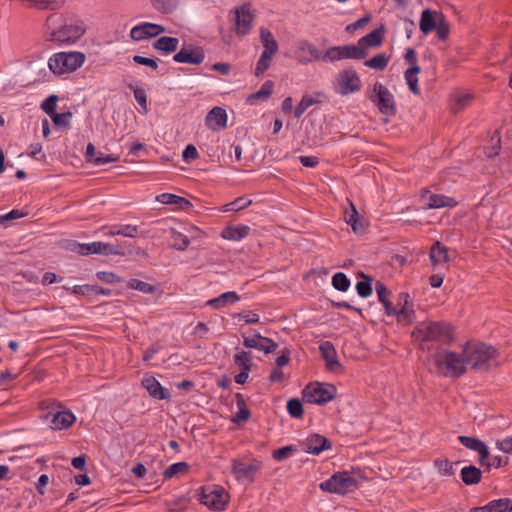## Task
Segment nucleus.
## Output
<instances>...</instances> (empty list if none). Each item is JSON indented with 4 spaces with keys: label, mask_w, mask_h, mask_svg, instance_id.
Segmentation results:
<instances>
[{
    "label": "nucleus",
    "mask_w": 512,
    "mask_h": 512,
    "mask_svg": "<svg viewBox=\"0 0 512 512\" xmlns=\"http://www.w3.org/2000/svg\"><path fill=\"white\" fill-rule=\"evenodd\" d=\"M205 59V52L202 47L199 46H185L182 47L179 52L174 54L173 60L177 63L194 64L199 65Z\"/></svg>",
    "instance_id": "obj_13"
},
{
    "label": "nucleus",
    "mask_w": 512,
    "mask_h": 512,
    "mask_svg": "<svg viewBox=\"0 0 512 512\" xmlns=\"http://www.w3.org/2000/svg\"><path fill=\"white\" fill-rule=\"evenodd\" d=\"M273 56L274 55L262 52L255 68L256 76L264 74V72L270 67Z\"/></svg>",
    "instance_id": "obj_51"
},
{
    "label": "nucleus",
    "mask_w": 512,
    "mask_h": 512,
    "mask_svg": "<svg viewBox=\"0 0 512 512\" xmlns=\"http://www.w3.org/2000/svg\"><path fill=\"white\" fill-rule=\"evenodd\" d=\"M72 118L71 112L55 113L51 116L53 123L59 128H66L69 126Z\"/></svg>",
    "instance_id": "obj_56"
},
{
    "label": "nucleus",
    "mask_w": 512,
    "mask_h": 512,
    "mask_svg": "<svg viewBox=\"0 0 512 512\" xmlns=\"http://www.w3.org/2000/svg\"><path fill=\"white\" fill-rule=\"evenodd\" d=\"M287 410L291 417L302 418L304 414L303 405L297 398H292L287 402Z\"/></svg>",
    "instance_id": "obj_50"
},
{
    "label": "nucleus",
    "mask_w": 512,
    "mask_h": 512,
    "mask_svg": "<svg viewBox=\"0 0 512 512\" xmlns=\"http://www.w3.org/2000/svg\"><path fill=\"white\" fill-rule=\"evenodd\" d=\"M129 88L133 90L134 97L137 103L142 108L143 113H147L148 107H147V96L146 92L142 88L134 87L132 84L129 85Z\"/></svg>",
    "instance_id": "obj_55"
},
{
    "label": "nucleus",
    "mask_w": 512,
    "mask_h": 512,
    "mask_svg": "<svg viewBox=\"0 0 512 512\" xmlns=\"http://www.w3.org/2000/svg\"><path fill=\"white\" fill-rule=\"evenodd\" d=\"M336 388L333 385L324 387L316 383L309 384L303 390V399L307 403L323 405L334 399Z\"/></svg>",
    "instance_id": "obj_9"
},
{
    "label": "nucleus",
    "mask_w": 512,
    "mask_h": 512,
    "mask_svg": "<svg viewBox=\"0 0 512 512\" xmlns=\"http://www.w3.org/2000/svg\"><path fill=\"white\" fill-rule=\"evenodd\" d=\"M165 32V27L154 23H142L131 29L130 36L135 41L156 37Z\"/></svg>",
    "instance_id": "obj_15"
},
{
    "label": "nucleus",
    "mask_w": 512,
    "mask_h": 512,
    "mask_svg": "<svg viewBox=\"0 0 512 512\" xmlns=\"http://www.w3.org/2000/svg\"><path fill=\"white\" fill-rule=\"evenodd\" d=\"M419 72H420V67L415 66V67H409L404 73V77L407 82V85H408L410 91L415 95L420 94V88L418 86V77H417Z\"/></svg>",
    "instance_id": "obj_37"
},
{
    "label": "nucleus",
    "mask_w": 512,
    "mask_h": 512,
    "mask_svg": "<svg viewBox=\"0 0 512 512\" xmlns=\"http://www.w3.org/2000/svg\"><path fill=\"white\" fill-rule=\"evenodd\" d=\"M252 204V200H247L245 197L241 196L236 198L234 201L223 206L222 211H240Z\"/></svg>",
    "instance_id": "obj_45"
},
{
    "label": "nucleus",
    "mask_w": 512,
    "mask_h": 512,
    "mask_svg": "<svg viewBox=\"0 0 512 512\" xmlns=\"http://www.w3.org/2000/svg\"><path fill=\"white\" fill-rule=\"evenodd\" d=\"M460 475L464 484L474 485L481 481L482 472L476 466L470 465L462 468Z\"/></svg>",
    "instance_id": "obj_36"
},
{
    "label": "nucleus",
    "mask_w": 512,
    "mask_h": 512,
    "mask_svg": "<svg viewBox=\"0 0 512 512\" xmlns=\"http://www.w3.org/2000/svg\"><path fill=\"white\" fill-rule=\"evenodd\" d=\"M435 466L438 468L439 473L445 476H451L454 474L453 464L449 460H435Z\"/></svg>",
    "instance_id": "obj_58"
},
{
    "label": "nucleus",
    "mask_w": 512,
    "mask_h": 512,
    "mask_svg": "<svg viewBox=\"0 0 512 512\" xmlns=\"http://www.w3.org/2000/svg\"><path fill=\"white\" fill-rule=\"evenodd\" d=\"M178 45V38L162 36L153 43V48L164 53H171L177 50Z\"/></svg>",
    "instance_id": "obj_33"
},
{
    "label": "nucleus",
    "mask_w": 512,
    "mask_h": 512,
    "mask_svg": "<svg viewBox=\"0 0 512 512\" xmlns=\"http://www.w3.org/2000/svg\"><path fill=\"white\" fill-rule=\"evenodd\" d=\"M198 156V151L192 144L187 145L182 154L183 160L187 163L196 160Z\"/></svg>",
    "instance_id": "obj_61"
},
{
    "label": "nucleus",
    "mask_w": 512,
    "mask_h": 512,
    "mask_svg": "<svg viewBox=\"0 0 512 512\" xmlns=\"http://www.w3.org/2000/svg\"><path fill=\"white\" fill-rule=\"evenodd\" d=\"M366 56L367 52L360 49L358 44L343 45L329 48L323 55V60L334 62L341 59H364Z\"/></svg>",
    "instance_id": "obj_10"
},
{
    "label": "nucleus",
    "mask_w": 512,
    "mask_h": 512,
    "mask_svg": "<svg viewBox=\"0 0 512 512\" xmlns=\"http://www.w3.org/2000/svg\"><path fill=\"white\" fill-rule=\"evenodd\" d=\"M437 36L440 40H446L449 36V24L443 14L438 15V24L435 27Z\"/></svg>",
    "instance_id": "obj_54"
},
{
    "label": "nucleus",
    "mask_w": 512,
    "mask_h": 512,
    "mask_svg": "<svg viewBox=\"0 0 512 512\" xmlns=\"http://www.w3.org/2000/svg\"><path fill=\"white\" fill-rule=\"evenodd\" d=\"M370 100L378 108L381 114L388 117L396 115L397 108L394 97L383 84L376 82L373 85V94L370 96Z\"/></svg>",
    "instance_id": "obj_7"
},
{
    "label": "nucleus",
    "mask_w": 512,
    "mask_h": 512,
    "mask_svg": "<svg viewBox=\"0 0 512 512\" xmlns=\"http://www.w3.org/2000/svg\"><path fill=\"white\" fill-rule=\"evenodd\" d=\"M141 385L148 391L152 398L166 400L170 398L168 389L164 388L154 376H146L142 379Z\"/></svg>",
    "instance_id": "obj_21"
},
{
    "label": "nucleus",
    "mask_w": 512,
    "mask_h": 512,
    "mask_svg": "<svg viewBox=\"0 0 512 512\" xmlns=\"http://www.w3.org/2000/svg\"><path fill=\"white\" fill-rule=\"evenodd\" d=\"M57 100L58 97L56 95H50L48 98H46L42 104L41 108L51 117L54 115L56 106H57Z\"/></svg>",
    "instance_id": "obj_57"
},
{
    "label": "nucleus",
    "mask_w": 512,
    "mask_h": 512,
    "mask_svg": "<svg viewBox=\"0 0 512 512\" xmlns=\"http://www.w3.org/2000/svg\"><path fill=\"white\" fill-rule=\"evenodd\" d=\"M512 499L500 498L494 499L481 507H474L469 512H511Z\"/></svg>",
    "instance_id": "obj_23"
},
{
    "label": "nucleus",
    "mask_w": 512,
    "mask_h": 512,
    "mask_svg": "<svg viewBox=\"0 0 512 512\" xmlns=\"http://www.w3.org/2000/svg\"><path fill=\"white\" fill-rule=\"evenodd\" d=\"M430 260L433 265L448 262V249L439 241H436L430 249Z\"/></svg>",
    "instance_id": "obj_34"
},
{
    "label": "nucleus",
    "mask_w": 512,
    "mask_h": 512,
    "mask_svg": "<svg viewBox=\"0 0 512 512\" xmlns=\"http://www.w3.org/2000/svg\"><path fill=\"white\" fill-rule=\"evenodd\" d=\"M189 470V465L186 462H178L169 466L163 473L166 479H170L179 474H185Z\"/></svg>",
    "instance_id": "obj_43"
},
{
    "label": "nucleus",
    "mask_w": 512,
    "mask_h": 512,
    "mask_svg": "<svg viewBox=\"0 0 512 512\" xmlns=\"http://www.w3.org/2000/svg\"><path fill=\"white\" fill-rule=\"evenodd\" d=\"M75 421V416L69 411H61L53 414L51 427L56 430L66 429Z\"/></svg>",
    "instance_id": "obj_31"
},
{
    "label": "nucleus",
    "mask_w": 512,
    "mask_h": 512,
    "mask_svg": "<svg viewBox=\"0 0 512 512\" xmlns=\"http://www.w3.org/2000/svg\"><path fill=\"white\" fill-rule=\"evenodd\" d=\"M85 31L86 25L82 20L71 19L54 29L49 35V40L59 44H71L80 39Z\"/></svg>",
    "instance_id": "obj_5"
},
{
    "label": "nucleus",
    "mask_w": 512,
    "mask_h": 512,
    "mask_svg": "<svg viewBox=\"0 0 512 512\" xmlns=\"http://www.w3.org/2000/svg\"><path fill=\"white\" fill-rule=\"evenodd\" d=\"M295 57L300 64H308L316 60H323V56L317 47L307 40L298 43L295 50Z\"/></svg>",
    "instance_id": "obj_14"
},
{
    "label": "nucleus",
    "mask_w": 512,
    "mask_h": 512,
    "mask_svg": "<svg viewBox=\"0 0 512 512\" xmlns=\"http://www.w3.org/2000/svg\"><path fill=\"white\" fill-rule=\"evenodd\" d=\"M397 320L406 324H411L415 319V311L410 296L407 293H400L397 300Z\"/></svg>",
    "instance_id": "obj_16"
},
{
    "label": "nucleus",
    "mask_w": 512,
    "mask_h": 512,
    "mask_svg": "<svg viewBox=\"0 0 512 512\" xmlns=\"http://www.w3.org/2000/svg\"><path fill=\"white\" fill-rule=\"evenodd\" d=\"M235 363L241 368V370L250 371L252 367L251 356L249 352L241 351L234 355Z\"/></svg>",
    "instance_id": "obj_48"
},
{
    "label": "nucleus",
    "mask_w": 512,
    "mask_h": 512,
    "mask_svg": "<svg viewBox=\"0 0 512 512\" xmlns=\"http://www.w3.org/2000/svg\"><path fill=\"white\" fill-rule=\"evenodd\" d=\"M273 88H274V82L271 80H267L257 92L251 94L248 97V100L268 99L273 92Z\"/></svg>",
    "instance_id": "obj_44"
},
{
    "label": "nucleus",
    "mask_w": 512,
    "mask_h": 512,
    "mask_svg": "<svg viewBox=\"0 0 512 512\" xmlns=\"http://www.w3.org/2000/svg\"><path fill=\"white\" fill-rule=\"evenodd\" d=\"M332 285L336 290L345 292L350 287V280L346 274L338 272L332 277Z\"/></svg>",
    "instance_id": "obj_46"
},
{
    "label": "nucleus",
    "mask_w": 512,
    "mask_h": 512,
    "mask_svg": "<svg viewBox=\"0 0 512 512\" xmlns=\"http://www.w3.org/2000/svg\"><path fill=\"white\" fill-rule=\"evenodd\" d=\"M350 208V211H345L346 222L351 225L355 233L361 234L365 231L367 223L365 219L359 215L352 202H350Z\"/></svg>",
    "instance_id": "obj_26"
},
{
    "label": "nucleus",
    "mask_w": 512,
    "mask_h": 512,
    "mask_svg": "<svg viewBox=\"0 0 512 512\" xmlns=\"http://www.w3.org/2000/svg\"><path fill=\"white\" fill-rule=\"evenodd\" d=\"M127 286L131 289H135L146 294H152L155 292V287L153 285L138 279H131L127 283Z\"/></svg>",
    "instance_id": "obj_53"
},
{
    "label": "nucleus",
    "mask_w": 512,
    "mask_h": 512,
    "mask_svg": "<svg viewBox=\"0 0 512 512\" xmlns=\"http://www.w3.org/2000/svg\"><path fill=\"white\" fill-rule=\"evenodd\" d=\"M463 354L466 364L475 371L486 372L499 365L497 349L484 343L467 345Z\"/></svg>",
    "instance_id": "obj_2"
},
{
    "label": "nucleus",
    "mask_w": 512,
    "mask_h": 512,
    "mask_svg": "<svg viewBox=\"0 0 512 512\" xmlns=\"http://www.w3.org/2000/svg\"><path fill=\"white\" fill-rule=\"evenodd\" d=\"M479 454V464L483 467H485V470L487 469V465L490 463V452L487 447V445L484 443V445L477 451Z\"/></svg>",
    "instance_id": "obj_62"
},
{
    "label": "nucleus",
    "mask_w": 512,
    "mask_h": 512,
    "mask_svg": "<svg viewBox=\"0 0 512 512\" xmlns=\"http://www.w3.org/2000/svg\"><path fill=\"white\" fill-rule=\"evenodd\" d=\"M240 300V296L234 292L229 291L222 293L220 296L213 298L207 302V305L214 309H220L226 306L228 303H234Z\"/></svg>",
    "instance_id": "obj_35"
},
{
    "label": "nucleus",
    "mask_w": 512,
    "mask_h": 512,
    "mask_svg": "<svg viewBox=\"0 0 512 512\" xmlns=\"http://www.w3.org/2000/svg\"><path fill=\"white\" fill-rule=\"evenodd\" d=\"M237 414L233 417L232 421L236 424H240L242 422H246L250 416V410L247 407H240L238 408Z\"/></svg>",
    "instance_id": "obj_63"
},
{
    "label": "nucleus",
    "mask_w": 512,
    "mask_h": 512,
    "mask_svg": "<svg viewBox=\"0 0 512 512\" xmlns=\"http://www.w3.org/2000/svg\"><path fill=\"white\" fill-rule=\"evenodd\" d=\"M67 249L76 252L80 255H88L96 253V243L91 244H78L76 242H69Z\"/></svg>",
    "instance_id": "obj_40"
},
{
    "label": "nucleus",
    "mask_w": 512,
    "mask_h": 512,
    "mask_svg": "<svg viewBox=\"0 0 512 512\" xmlns=\"http://www.w3.org/2000/svg\"><path fill=\"white\" fill-rule=\"evenodd\" d=\"M85 55L78 51L58 52L48 61L50 71L55 75H63L77 70L83 65Z\"/></svg>",
    "instance_id": "obj_4"
},
{
    "label": "nucleus",
    "mask_w": 512,
    "mask_h": 512,
    "mask_svg": "<svg viewBox=\"0 0 512 512\" xmlns=\"http://www.w3.org/2000/svg\"><path fill=\"white\" fill-rule=\"evenodd\" d=\"M156 200L162 204L176 205L182 210H188L192 207V203L188 199L171 193L160 194L156 197Z\"/></svg>",
    "instance_id": "obj_29"
},
{
    "label": "nucleus",
    "mask_w": 512,
    "mask_h": 512,
    "mask_svg": "<svg viewBox=\"0 0 512 512\" xmlns=\"http://www.w3.org/2000/svg\"><path fill=\"white\" fill-rule=\"evenodd\" d=\"M124 251L119 245H113L109 243H103L98 241V255H119L124 256Z\"/></svg>",
    "instance_id": "obj_41"
},
{
    "label": "nucleus",
    "mask_w": 512,
    "mask_h": 512,
    "mask_svg": "<svg viewBox=\"0 0 512 512\" xmlns=\"http://www.w3.org/2000/svg\"><path fill=\"white\" fill-rule=\"evenodd\" d=\"M234 13L235 33L238 36L243 37L252 29L255 14L253 13L249 3H244L243 5L235 8Z\"/></svg>",
    "instance_id": "obj_12"
},
{
    "label": "nucleus",
    "mask_w": 512,
    "mask_h": 512,
    "mask_svg": "<svg viewBox=\"0 0 512 512\" xmlns=\"http://www.w3.org/2000/svg\"><path fill=\"white\" fill-rule=\"evenodd\" d=\"M361 89V80L354 69L341 71L336 78V91L341 95L358 92Z\"/></svg>",
    "instance_id": "obj_11"
},
{
    "label": "nucleus",
    "mask_w": 512,
    "mask_h": 512,
    "mask_svg": "<svg viewBox=\"0 0 512 512\" xmlns=\"http://www.w3.org/2000/svg\"><path fill=\"white\" fill-rule=\"evenodd\" d=\"M361 275L365 278V280L359 281L356 284V290L360 297L367 298L372 294L371 278L364 275L363 273Z\"/></svg>",
    "instance_id": "obj_52"
},
{
    "label": "nucleus",
    "mask_w": 512,
    "mask_h": 512,
    "mask_svg": "<svg viewBox=\"0 0 512 512\" xmlns=\"http://www.w3.org/2000/svg\"><path fill=\"white\" fill-rule=\"evenodd\" d=\"M412 335L421 340L422 343L436 341L449 344L453 340L452 328L445 322L419 323Z\"/></svg>",
    "instance_id": "obj_3"
},
{
    "label": "nucleus",
    "mask_w": 512,
    "mask_h": 512,
    "mask_svg": "<svg viewBox=\"0 0 512 512\" xmlns=\"http://www.w3.org/2000/svg\"><path fill=\"white\" fill-rule=\"evenodd\" d=\"M319 350L322 358L326 362V368L329 371L336 372L342 369V365L337 359V352L331 341H324L320 344Z\"/></svg>",
    "instance_id": "obj_20"
},
{
    "label": "nucleus",
    "mask_w": 512,
    "mask_h": 512,
    "mask_svg": "<svg viewBox=\"0 0 512 512\" xmlns=\"http://www.w3.org/2000/svg\"><path fill=\"white\" fill-rule=\"evenodd\" d=\"M428 194V202L426 204V209H439L444 207H455L458 202L452 198L445 195L439 194H431L428 190H424L422 197Z\"/></svg>",
    "instance_id": "obj_25"
},
{
    "label": "nucleus",
    "mask_w": 512,
    "mask_h": 512,
    "mask_svg": "<svg viewBox=\"0 0 512 512\" xmlns=\"http://www.w3.org/2000/svg\"><path fill=\"white\" fill-rule=\"evenodd\" d=\"M260 39L264 47L265 53L275 55L279 49L278 43L271 33V31L265 27L260 28Z\"/></svg>",
    "instance_id": "obj_32"
},
{
    "label": "nucleus",
    "mask_w": 512,
    "mask_h": 512,
    "mask_svg": "<svg viewBox=\"0 0 512 512\" xmlns=\"http://www.w3.org/2000/svg\"><path fill=\"white\" fill-rule=\"evenodd\" d=\"M261 468V463L256 462L246 464L241 460L235 459L232 462V472L238 481L249 480L253 481L254 475Z\"/></svg>",
    "instance_id": "obj_17"
},
{
    "label": "nucleus",
    "mask_w": 512,
    "mask_h": 512,
    "mask_svg": "<svg viewBox=\"0 0 512 512\" xmlns=\"http://www.w3.org/2000/svg\"><path fill=\"white\" fill-rule=\"evenodd\" d=\"M458 440L464 447L475 452H477L484 445L482 440L472 436L461 435L458 436Z\"/></svg>",
    "instance_id": "obj_47"
},
{
    "label": "nucleus",
    "mask_w": 512,
    "mask_h": 512,
    "mask_svg": "<svg viewBox=\"0 0 512 512\" xmlns=\"http://www.w3.org/2000/svg\"><path fill=\"white\" fill-rule=\"evenodd\" d=\"M385 34V27L381 25L380 27L374 29L364 37L360 38L357 42L360 49L364 52L368 53L369 47H378L383 43Z\"/></svg>",
    "instance_id": "obj_22"
},
{
    "label": "nucleus",
    "mask_w": 512,
    "mask_h": 512,
    "mask_svg": "<svg viewBox=\"0 0 512 512\" xmlns=\"http://www.w3.org/2000/svg\"><path fill=\"white\" fill-rule=\"evenodd\" d=\"M429 370L438 376L458 378L466 372L465 358L452 351L432 354L428 358Z\"/></svg>",
    "instance_id": "obj_1"
},
{
    "label": "nucleus",
    "mask_w": 512,
    "mask_h": 512,
    "mask_svg": "<svg viewBox=\"0 0 512 512\" xmlns=\"http://www.w3.org/2000/svg\"><path fill=\"white\" fill-rule=\"evenodd\" d=\"M318 101L315 100L313 97L305 95L302 97L301 101L298 103L294 110V117L296 119H299L303 113L313 104L317 103Z\"/></svg>",
    "instance_id": "obj_49"
},
{
    "label": "nucleus",
    "mask_w": 512,
    "mask_h": 512,
    "mask_svg": "<svg viewBox=\"0 0 512 512\" xmlns=\"http://www.w3.org/2000/svg\"><path fill=\"white\" fill-rule=\"evenodd\" d=\"M27 7L38 10H58L62 8L66 0H20Z\"/></svg>",
    "instance_id": "obj_28"
},
{
    "label": "nucleus",
    "mask_w": 512,
    "mask_h": 512,
    "mask_svg": "<svg viewBox=\"0 0 512 512\" xmlns=\"http://www.w3.org/2000/svg\"><path fill=\"white\" fill-rule=\"evenodd\" d=\"M230 496L221 486L209 485L201 489L200 502L215 511H223Z\"/></svg>",
    "instance_id": "obj_8"
},
{
    "label": "nucleus",
    "mask_w": 512,
    "mask_h": 512,
    "mask_svg": "<svg viewBox=\"0 0 512 512\" xmlns=\"http://www.w3.org/2000/svg\"><path fill=\"white\" fill-rule=\"evenodd\" d=\"M133 61L138 65H144L150 67L152 70L158 69V63L152 58L143 57L140 55L133 56Z\"/></svg>",
    "instance_id": "obj_60"
},
{
    "label": "nucleus",
    "mask_w": 512,
    "mask_h": 512,
    "mask_svg": "<svg viewBox=\"0 0 512 512\" xmlns=\"http://www.w3.org/2000/svg\"><path fill=\"white\" fill-rule=\"evenodd\" d=\"M243 345L247 348H254L264 351L266 354L274 352L278 348V344L259 333L254 334L252 337H244Z\"/></svg>",
    "instance_id": "obj_18"
},
{
    "label": "nucleus",
    "mask_w": 512,
    "mask_h": 512,
    "mask_svg": "<svg viewBox=\"0 0 512 512\" xmlns=\"http://www.w3.org/2000/svg\"><path fill=\"white\" fill-rule=\"evenodd\" d=\"M250 232L247 225L227 226L221 232V237L226 240L239 241L245 238Z\"/></svg>",
    "instance_id": "obj_30"
},
{
    "label": "nucleus",
    "mask_w": 512,
    "mask_h": 512,
    "mask_svg": "<svg viewBox=\"0 0 512 512\" xmlns=\"http://www.w3.org/2000/svg\"><path fill=\"white\" fill-rule=\"evenodd\" d=\"M139 228L136 225H122V226H114L110 229V231L107 233L109 235H122L125 237H131L134 238L138 235Z\"/></svg>",
    "instance_id": "obj_39"
},
{
    "label": "nucleus",
    "mask_w": 512,
    "mask_h": 512,
    "mask_svg": "<svg viewBox=\"0 0 512 512\" xmlns=\"http://www.w3.org/2000/svg\"><path fill=\"white\" fill-rule=\"evenodd\" d=\"M389 63V57L385 53L377 54L366 60L364 65L377 71H383Z\"/></svg>",
    "instance_id": "obj_38"
},
{
    "label": "nucleus",
    "mask_w": 512,
    "mask_h": 512,
    "mask_svg": "<svg viewBox=\"0 0 512 512\" xmlns=\"http://www.w3.org/2000/svg\"><path fill=\"white\" fill-rule=\"evenodd\" d=\"M296 451L293 445L284 446L280 449L274 450L272 456L276 461H283L287 459L292 452Z\"/></svg>",
    "instance_id": "obj_59"
},
{
    "label": "nucleus",
    "mask_w": 512,
    "mask_h": 512,
    "mask_svg": "<svg viewBox=\"0 0 512 512\" xmlns=\"http://www.w3.org/2000/svg\"><path fill=\"white\" fill-rule=\"evenodd\" d=\"M153 7L161 13H171L178 5V0H151Z\"/></svg>",
    "instance_id": "obj_42"
},
{
    "label": "nucleus",
    "mask_w": 512,
    "mask_h": 512,
    "mask_svg": "<svg viewBox=\"0 0 512 512\" xmlns=\"http://www.w3.org/2000/svg\"><path fill=\"white\" fill-rule=\"evenodd\" d=\"M206 125L212 130L223 129L227 125V113L221 107L212 108L205 118Z\"/></svg>",
    "instance_id": "obj_24"
},
{
    "label": "nucleus",
    "mask_w": 512,
    "mask_h": 512,
    "mask_svg": "<svg viewBox=\"0 0 512 512\" xmlns=\"http://www.w3.org/2000/svg\"><path fill=\"white\" fill-rule=\"evenodd\" d=\"M440 13L436 11H432L430 9H425L421 14V19L419 23L420 31L427 35L432 32L438 24V15Z\"/></svg>",
    "instance_id": "obj_27"
},
{
    "label": "nucleus",
    "mask_w": 512,
    "mask_h": 512,
    "mask_svg": "<svg viewBox=\"0 0 512 512\" xmlns=\"http://www.w3.org/2000/svg\"><path fill=\"white\" fill-rule=\"evenodd\" d=\"M496 447L504 453H512V436L497 440Z\"/></svg>",
    "instance_id": "obj_64"
},
{
    "label": "nucleus",
    "mask_w": 512,
    "mask_h": 512,
    "mask_svg": "<svg viewBox=\"0 0 512 512\" xmlns=\"http://www.w3.org/2000/svg\"><path fill=\"white\" fill-rule=\"evenodd\" d=\"M303 450L306 453L318 455L322 451L330 449L332 444L329 439L320 435L313 434L306 438L305 441L302 442Z\"/></svg>",
    "instance_id": "obj_19"
},
{
    "label": "nucleus",
    "mask_w": 512,
    "mask_h": 512,
    "mask_svg": "<svg viewBox=\"0 0 512 512\" xmlns=\"http://www.w3.org/2000/svg\"><path fill=\"white\" fill-rule=\"evenodd\" d=\"M357 487V480L353 478L347 471L337 472L333 474L328 480L320 484V488L323 491L341 495L353 492L355 489H357Z\"/></svg>",
    "instance_id": "obj_6"
}]
</instances>
